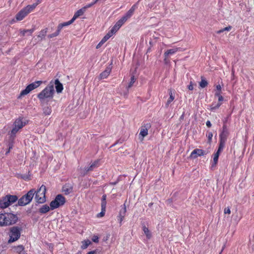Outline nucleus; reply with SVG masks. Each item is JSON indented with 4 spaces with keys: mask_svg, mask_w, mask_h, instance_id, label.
<instances>
[{
    "mask_svg": "<svg viewBox=\"0 0 254 254\" xmlns=\"http://www.w3.org/2000/svg\"><path fill=\"white\" fill-rule=\"evenodd\" d=\"M17 215L6 212L0 213V227H6L15 224L18 221Z\"/></svg>",
    "mask_w": 254,
    "mask_h": 254,
    "instance_id": "obj_1",
    "label": "nucleus"
},
{
    "mask_svg": "<svg viewBox=\"0 0 254 254\" xmlns=\"http://www.w3.org/2000/svg\"><path fill=\"white\" fill-rule=\"evenodd\" d=\"M54 93V82L52 80L50 84L38 94L37 97L40 100L43 101L45 99L52 98Z\"/></svg>",
    "mask_w": 254,
    "mask_h": 254,
    "instance_id": "obj_2",
    "label": "nucleus"
},
{
    "mask_svg": "<svg viewBox=\"0 0 254 254\" xmlns=\"http://www.w3.org/2000/svg\"><path fill=\"white\" fill-rule=\"evenodd\" d=\"M18 197L15 195L7 194L0 199V207L4 209L15 202Z\"/></svg>",
    "mask_w": 254,
    "mask_h": 254,
    "instance_id": "obj_3",
    "label": "nucleus"
},
{
    "mask_svg": "<svg viewBox=\"0 0 254 254\" xmlns=\"http://www.w3.org/2000/svg\"><path fill=\"white\" fill-rule=\"evenodd\" d=\"M35 192L36 190L35 189H31L26 194L17 200L18 205L19 206H25L29 204L31 202Z\"/></svg>",
    "mask_w": 254,
    "mask_h": 254,
    "instance_id": "obj_4",
    "label": "nucleus"
},
{
    "mask_svg": "<svg viewBox=\"0 0 254 254\" xmlns=\"http://www.w3.org/2000/svg\"><path fill=\"white\" fill-rule=\"evenodd\" d=\"M21 228L18 226H13L10 228L8 235L9 237L8 243H11L18 240L21 234Z\"/></svg>",
    "mask_w": 254,
    "mask_h": 254,
    "instance_id": "obj_5",
    "label": "nucleus"
},
{
    "mask_svg": "<svg viewBox=\"0 0 254 254\" xmlns=\"http://www.w3.org/2000/svg\"><path fill=\"white\" fill-rule=\"evenodd\" d=\"M46 187L45 185H42L40 188L36 190L35 199L36 201L38 203H44L46 202Z\"/></svg>",
    "mask_w": 254,
    "mask_h": 254,
    "instance_id": "obj_6",
    "label": "nucleus"
},
{
    "mask_svg": "<svg viewBox=\"0 0 254 254\" xmlns=\"http://www.w3.org/2000/svg\"><path fill=\"white\" fill-rule=\"evenodd\" d=\"M65 202V198L62 194H58L55 199L50 203L51 209L54 210L59 208V207L64 205Z\"/></svg>",
    "mask_w": 254,
    "mask_h": 254,
    "instance_id": "obj_7",
    "label": "nucleus"
},
{
    "mask_svg": "<svg viewBox=\"0 0 254 254\" xmlns=\"http://www.w3.org/2000/svg\"><path fill=\"white\" fill-rule=\"evenodd\" d=\"M43 83L42 81H36L28 85L25 89L22 90L18 97V98H20L21 97L25 96L33 90L39 87Z\"/></svg>",
    "mask_w": 254,
    "mask_h": 254,
    "instance_id": "obj_8",
    "label": "nucleus"
},
{
    "mask_svg": "<svg viewBox=\"0 0 254 254\" xmlns=\"http://www.w3.org/2000/svg\"><path fill=\"white\" fill-rule=\"evenodd\" d=\"M33 10L32 7L30 6V5H28L16 14L15 18L17 21H21Z\"/></svg>",
    "mask_w": 254,
    "mask_h": 254,
    "instance_id": "obj_9",
    "label": "nucleus"
},
{
    "mask_svg": "<svg viewBox=\"0 0 254 254\" xmlns=\"http://www.w3.org/2000/svg\"><path fill=\"white\" fill-rule=\"evenodd\" d=\"M150 123H146L142 125L140 128L139 136H141V141L143 140L144 137L148 135V129L151 128Z\"/></svg>",
    "mask_w": 254,
    "mask_h": 254,
    "instance_id": "obj_10",
    "label": "nucleus"
},
{
    "mask_svg": "<svg viewBox=\"0 0 254 254\" xmlns=\"http://www.w3.org/2000/svg\"><path fill=\"white\" fill-rule=\"evenodd\" d=\"M229 134V131H221L219 134V140L218 145L225 147V144L227 141Z\"/></svg>",
    "mask_w": 254,
    "mask_h": 254,
    "instance_id": "obj_11",
    "label": "nucleus"
},
{
    "mask_svg": "<svg viewBox=\"0 0 254 254\" xmlns=\"http://www.w3.org/2000/svg\"><path fill=\"white\" fill-rule=\"evenodd\" d=\"M206 154L205 151L200 149H194L191 153L190 157L191 158H196L198 156H204Z\"/></svg>",
    "mask_w": 254,
    "mask_h": 254,
    "instance_id": "obj_12",
    "label": "nucleus"
},
{
    "mask_svg": "<svg viewBox=\"0 0 254 254\" xmlns=\"http://www.w3.org/2000/svg\"><path fill=\"white\" fill-rule=\"evenodd\" d=\"M224 148V147L218 145V148L217 149V151L213 155V163L211 164L212 167H214L217 164L219 155L221 152L223 151Z\"/></svg>",
    "mask_w": 254,
    "mask_h": 254,
    "instance_id": "obj_13",
    "label": "nucleus"
},
{
    "mask_svg": "<svg viewBox=\"0 0 254 254\" xmlns=\"http://www.w3.org/2000/svg\"><path fill=\"white\" fill-rule=\"evenodd\" d=\"M100 160H96L93 162L90 166L85 168L83 171V175H85L88 172L92 171L94 168H97L99 166Z\"/></svg>",
    "mask_w": 254,
    "mask_h": 254,
    "instance_id": "obj_14",
    "label": "nucleus"
},
{
    "mask_svg": "<svg viewBox=\"0 0 254 254\" xmlns=\"http://www.w3.org/2000/svg\"><path fill=\"white\" fill-rule=\"evenodd\" d=\"M126 212H127L126 206L125 204H124L123 211L120 210V211L119 212V215L117 216V219L120 224V226H122V222L124 219Z\"/></svg>",
    "mask_w": 254,
    "mask_h": 254,
    "instance_id": "obj_15",
    "label": "nucleus"
},
{
    "mask_svg": "<svg viewBox=\"0 0 254 254\" xmlns=\"http://www.w3.org/2000/svg\"><path fill=\"white\" fill-rule=\"evenodd\" d=\"M48 31V28H45L42 29L37 35V38L39 39V41H41L44 40L47 35Z\"/></svg>",
    "mask_w": 254,
    "mask_h": 254,
    "instance_id": "obj_16",
    "label": "nucleus"
},
{
    "mask_svg": "<svg viewBox=\"0 0 254 254\" xmlns=\"http://www.w3.org/2000/svg\"><path fill=\"white\" fill-rule=\"evenodd\" d=\"M22 118H18L16 119L14 123V126L17 127L18 129H21L26 125L25 123L22 121Z\"/></svg>",
    "mask_w": 254,
    "mask_h": 254,
    "instance_id": "obj_17",
    "label": "nucleus"
},
{
    "mask_svg": "<svg viewBox=\"0 0 254 254\" xmlns=\"http://www.w3.org/2000/svg\"><path fill=\"white\" fill-rule=\"evenodd\" d=\"M53 82L54 84H55L56 91L58 93H61L64 89L63 84L60 82L58 79H56Z\"/></svg>",
    "mask_w": 254,
    "mask_h": 254,
    "instance_id": "obj_18",
    "label": "nucleus"
},
{
    "mask_svg": "<svg viewBox=\"0 0 254 254\" xmlns=\"http://www.w3.org/2000/svg\"><path fill=\"white\" fill-rule=\"evenodd\" d=\"M179 48H175L174 49H171L168 50L164 53L165 59L164 61H166L167 58L169 56V55H173L175 54L179 49Z\"/></svg>",
    "mask_w": 254,
    "mask_h": 254,
    "instance_id": "obj_19",
    "label": "nucleus"
},
{
    "mask_svg": "<svg viewBox=\"0 0 254 254\" xmlns=\"http://www.w3.org/2000/svg\"><path fill=\"white\" fill-rule=\"evenodd\" d=\"M63 190L65 194H68L72 192L73 190V187L69 184H65L63 187Z\"/></svg>",
    "mask_w": 254,
    "mask_h": 254,
    "instance_id": "obj_20",
    "label": "nucleus"
},
{
    "mask_svg": "<svg viewBox=\"0 0 254 254\" xmlns=\"http://www.w3.org/2000/svg\"><path fill=\"white\" fill-rule=\"evenodd\" d=\"M137 7L136 4H133L125 15L128 19L130 18Z\"/></svg>",
    "mask_w": 254,
    "mask_h": 254,
    "instance_id": "obj_21",
    "label": "nucleus"
},
{
    "mask_svg": "<svg viewBox=\"0 0 254 254\" xmlns=\"http://www.w3.org/2000/svg\"><path fill=\"white\" fill-rule=\"evenodd\" d=\"M51 209L50 206L47 204L43 205L39 209V212L41 214H45L48 212Z\"/></svg>",
    "mask_w": 254,
    "mask_h": 254,
    "instance_id": "obj_22",
    "label": "nucleus"
},
{
    "mask_svg": "<svg viewBox=\"0 0 254 254\" xmlns=\"http://www.w3.org/2000/svg\"><path fill=\"white\" fill-rule=\"evenodd\" d=\"M85 12V10L82 7L81 8L78 10L74 14L73 17L72 19L74 21L76 18H77L79 16L82 15L84 12Z\"/></svg>",
    "mask_w": 254,
    "mask_h": 254,
    "instance_id": "obj_23",
    "label": "nucleus"
},
{
    "mask_svg": "<svg viewBox=\"0 0 254 254\" xmlns=\"http://www.w3.org/2000/svg\"><path fill=\"white\" fill-rule=\"evenodd\" d=\"M73 22V20L71 18L69 21L67 22L59 24L57 27L59 28V31H61L64 27L68 26L72 24Z\"/></svg>",
    "mask_w": 254,
    "mask_h": 254,
    "instance_id": "obj_24",
    "label": "nucleus"
},
{
    "mask_svg": "<svg viewBox=\"0 0 254 254\" xmlns=\"http://www.w3.org/2000/svg\"><path fill=\"white\" fill-rule=\"evenodd\" d=\"M142 230L144 232V234L146 235V238L148 239H150L151 237V233L149 230L148 228L146 227L145 225L142 227Z\"/></svg>",
    "mask_w": 254,
    "mask_h": 254,
    "instance_id": "obj_25",
    "label": "nucleus"
},
{
    "mask_svg": "<svg viewBox=\"0 0 254 254\" xmlns=\"http://www.w3.org/2000/svg\"><path fill=\"white\" fill-rule=\"evenodd\" d=\"M15 251L16 253H18V254H23L24 247L23 245H19L14 247Z\"/></svg>",
    "mask_w": 254,
    "mask_h": 254,
    "instance_id": "obj_26",
    "label": "nucleus"
},
{
    "mask_svg": "<svg viewBox=\"0 0 254 254\" xmlns=\"http://www.w3.org/2000/svg\"><path fill=\"white\" fill-rule=\"evenodd\" d=\"M82 246H81V248L82 250L86 249L91 244V241L89 240H84L82 242Z\"/></svg>",
    "mask_w": 254,
    "mask_h": 254,
    "instance_id": "obj_27",
    "label": "nucleus"
},
{
    "mask_svg": "<svg viewBox=\"0 0 254 254\" xmlns=\"http://www.w3.org/2000/svg\"><path fill=\"white\" fill-rule=\"evenodd\" d=\"M110 70H105L103 72L100 73V77L101 79L106 78L110 74Z\"/></svg>",
    "mask_w": 254,
    "mask_h": 254,
    "instance_id": "obj_28",
    "label": "nucleus"
},
{
    "mask_svg": "<svg viewBox=\"0 0 254 254\" xmlns=\"http://www.w3.org/2000/svg\"><path fill=\"white\" fill-rule=\"evenodd\" d=\"M169 95L170 97L166 103V107H168L170 104L174 100V96L173 95V94L171 91L169 92Z\"/></svg>",
    "mask_w": 254,
    "mask_h": 254,
    "instance_id": "obj_29",
    "label": "nucleus"
},
{
    "mask_svg": "<svg viewBox=\"0 0 254 254\" xmlns=\"http://www.w3.org/2000/svg\"><path fill=\"white\" fill-rule=\"evenodd\" d=\"M111 36V34L108 32L101 40L98 45L100 44H103V43L106 42Z\"/></svg>",
    "mask_w": 254,
    "mask_h": 254,
    "instance_id": "obj_30",
    "label": "nucleus"
},
{
    "mask_svg": "<svg viewBox=\"0 0 254 254\" xmlns=\"http://www.w3.org/2000/svg\"><path fill=\"white\" fill-rule=\"evenodd\" d=\"M206 136L207 137L208 141L207 142L209 144H210L212 142V139L213 137V133L211 131H207L206 134Z\"/></svg>",
    "mask_w": 254,
    "mask_h": 254,
    "instance_id": "obj_31",
    "label": "nucleus"
},
{
    "mask_svg": "<svg viewBox=\"0 0 254 254\" xmlns=\"http://www.w3.org/2000/svg\"><path fill=\"white\" fill-rule=\"evenodd\" d=\"M52 113V109L51 107H46L43 109V113L45 115H50Z\"/></svg>",
    "mask_w": 254,
    "mask_h": 254,
    "instance_id": "obj_32",
    "label": "nucleus"
},
{
    "mask_svg": "<svg viewBox=\"0 0 254 254\" xmlns=\"http://www.w3.org/2000/svg\"><path fill=\"white\" fill-rule=\"evenodd\" d=\"M60 32H61V31H59V28L57 27V31L52 34H50L48 35V38L49 39H51L54 37H57L60 34Z\"/></svg>",
    "mask_w": 254,
    "mask_h": 254,
    "instance_id": "obj_33",
    "label": "nucleus"
},
{
    "mask_svg": "<svg viewBox=\"0 0 254 254\" xmlns=\"http://www.w3.org/2000/svg\"><path fill=\"white\" fill-rule=\"evenodd\" d=\"M208 85V82L203 78L201 77V80L199 83V86L201 88H205Z\"/></svg>",
    "mask_w": 254,
    "mask_h": 254,
    "instance_id": "obj_34",
    "label": "nucleus"
},
{
    "mask_svg": "<svg viewBox=\"0 0 254 254\" xmlns=\"http://www.w3.org/2000/svg\"><path fill=\"white\" fill-rule=\"evenodd\" d=\"M106 209V207L101 206V211L99 213L97 214V217L98 218L103 217L105 214Z\"/></svg>",
    "mask_w": 254,
    "mask_h": 254,
    "instance_id": "obj_35",
    "label": "nucleus"
},
{
    "mask_svg": "<svg viewBox=\"0 0 254 254\" xmlns=\"http://www.w3.org/2000/svg\"><path fill=\"white\" fill-rule=\"evenodd\" d=\"M223 100V97L222 96L218 97V101L219 102L217 104L216 106L212 108V109H218L220 107V106L222 105L221 102Z\"/></svg>",
    "mask_w": 254,
    "mask_h": 254,
    "instance_id": "obj_36",
    "label": "nucleus"
},
{
    "mask_svg": "<svg viewBox=\"0 0 254 254\" xmlns=\"http://www.w3.org/2000/svg\"><path fill=\"white\" fill-rule=\"evenodd\" d=\"M106 197H107V196L106 194H104L102 196V199H101V206L106 207V204H107Z\"/></svg>",
    "mask_w": 254,
    "mask_h": 254,
    "instance_id": "obj_37",
    "label": "nucleus"
},
{
    "mask_svg": "<svg viewBox=\"0 0 254 254\" xmlns=\"http://www.w3.org/2000/svg\"><path fill=\"white\" fill-rule=\"evenodd\" d=\"M120 28L115 24L111 29V30L109 32V33L111 34L112 36L114 33H115Z\"/></svg>",
    "mask_w": 254,
    "mask_h": 254,
    "instance_id": "obj_38",
    "label": "nucleus"
},
{
    "mask_svg": "<svg viewBox=\"0 0 254 254\" xmlns=\"http://www.w3.org/2000/svg\"><path fill=\"white\" fill-rule=\"evenodd\" d=\"M20 129H18L17 127L14 126V127L12 129L10 132L11 136H15L16 133Z\"/></svg>",
    "mask_w": 254,
    "mask_h": 254,
    "instance_id": "obj_39",
    "label": "nucleus"
},
{
    "mask_svg": "<svg viewBox=\"0 0 254 254\" xmlns=\"http://www.w3.org/2000/svg\"><path fill=\"white\" fill-rule=\"evenodd\" d=\"M98 1H96V0H94L92 2L86 5L83 8L84 9V10L86 11V10L92 6L93 5H94Z\"/></svg>",
    "mask_w": 254,
    "mask_h": 254,
    "instance_id": "obj_40",
    "label": "nucleus"
},
{
    "mask_svg": "<svg viewBox=\"0 0 254 254\" xmlns=\"http://www.w3.org/2000/svg\"><path fill=\"white\" fill-rule=\"evenodd\" d=\"M135 79L134 78V76L132 75L131 77L130 81V82H129V83L128 84V87H127L128 88H130L133 85V83L135 82Z\"/></svg>",
    "mask_w": 254,
    "mask_h": 254,
    "instance_id": "obj_41",
    "label": "nucleus"
},
{
    "mask_svg": "<svg viewBox=\"0 0 254 254\" xmlns=\"http://www.w3.org/2000/svg\"><path fill=\"white\" fill-rule=\"evenodd\" d=\"M36 0V2L33 3V4H31V5H30V6L32 7V8L33 9V10H34V9L36 8V7L39 4H40L42 0Z\"/></svg>",
    "mask_w": 254,
    "mask_h": 254,
    "instance_id": "obj_42",
    "label": "nucleus"
},
{
    "mask_svg": "<svg viewBox=\"0 0 254 254\" xmlns=\"http://www.w3.org/2000/svg\"><path fill=\"white\" fill-rule=\"evenodd\" d=\"M12 147H13L12 143H8V150H7V151L5 153L6 155L8 154L10 152V150L12 148Z\"/></svg>",
    "mask_w": 254,
    "mask_h": 254,
    "instance_id": "obj_43",
    "label": "nucleus"
},
{
    "mask_svg": "<svg viewBox=\"0 0 254 254\" xmlns=\"http://www.w3.org/2000/svg\"><path fill=\"white\" fill-rule=\"evenodd\" d=\"M119 28L124 24V23L120 20H119L115 24Z\"/></svg>",
    "mask_w": 254,
    "mask_h": 254,
    "instance_id": "obj_44",
    "label": "nucleus"
},
{
    "mask_svg": "<svg viewBox=\"0 0 254 254\" xmlns=\"http://www.w3.org/2000/svg\"><path fill=\"white\" fill-rule=\"evenodd\" d=\"M128 19V18L124 15L120 19V20L124 24Z\"/></svg>",
    "mask_w": 254,
    "mask_h": 254,
    "instance_id": "obj_45",
    "label": "nucleus"
},
{
    "mask_svg": "<svg viewBox=\"0 0 254 254\" xmlns=\"http://www.w3.org/2000/svg\"><path fill=\"white\" fill-rule=\"evenodd\" d=\"M92 241L95 243H98L99 242V238L97 236H94L92 238Z\"/></svg>",
    "mask_w": 254,
    "mask_h": 254,
    "instance_id": "obj_46",
    "label": "nucleus"
},
{
    "mask_svg": "<svg viewBox=\"0 0 254 254\" xmlns=\"http://www.w3.org/2000/svg\"><path fill=\"white\" fill-rule=\"evenodd\" d=\"M224 213H225V214L228 213V214H230L231 213V210H230V208H229V207L225 208L224 210Z\"/></svg>",
    "mask_w": 254,
    "mask_h": 254,
    "instance_id": "obj_47",
    "label": "nucleus"
},
{
    "mask_svg": "<svg viewBox=\"0 0 254 254\" xmlns=\"http://www.w3.org/2000/svg\"><path fill=\"white\" fill-rule=\"evenodd\" d=\"M222 131H229L226 124L223 125Z\"/></svg>",
    "mask_w": 254,
    "mask_h": 254,
    "instance_id": "obj_48",
    "label": "nucleus"
},
{
    "mask_svg": "<svg viewBox=\"0 0 254 254\" xmlns=\"http://www.w3.org/2000/svg\"><path fill=\"white\" fill-rule=\"evenodd\" d=\"M221 96V91H216L215 93V96L217 97L218 98Z\"/></svg>",
    "mask_w": 254,
    "mask_h": 254,
    "instance_id": "obj_49",
    "label": "nucleus"
},
{
    "mask_svg": "<svg viewBox=\"0 0 254 254\" xmlns=\"http://www.w3.org/2000/svg\"><path fill=\"white\" fill-rule=\"evenodd\" d=\"M188 89L190 90H192L193 89V84L191 81L190 82V85H188Z\"/></svg>",
    "mask_w": 254,
    "mask_h": 254,
    "instance_id": "obj_50",
    "label": "nucleus"
},
{
    "mask_svg": "<svg viewBox=\"0 0 254 254\" xmlns=\"http://www.w3.org/2000/svg\"><path fill=\"white\" fill-rule=\"evenodd\" d=\"M27 32H29L30 33V35H31L35 31V28H33L30 29H27Z\"/></svg>",
    "mask_w": 254,
    "mask_h": 254,
    "instance_id": "obj_51",
    "label": "nucleus"
},
{
    "mask_svg": "<svg viewBox=\"0 0 254 254\" xmlns=\"http://www.w3.org/2000/svg\"><path fill=\"white\" fill-rule=\"evenodd\" d=\"M232 29L231 26H228L227 27H226L225 28H223V30L225 31H229Z\"/></svg>",
    "mask_w": 254,
    "mask_h": 254,
    "instance_id": "obj_52",
    "label": "nucleus"
},
{
    "mask_svg": "<svg viewBox=\"0 0 254 254\" xmlns=\"http://www.w3.org/2000/svg\"><path fill=\"white\" fill-rule=\"evenodd\" d=\"M217 91H221V87L220 84L217 85L216 86Z\"/></svg>",
    "mask_w": 254,
    "mask_h": 254,
    "instance_id": "obj_53",
    "label": "nucleus"
},
{
    "mask_svg": "<svg viewBox=\"0 0 254 254\" xmlns=\"http://www.w3.org/2000/svg\"><path fill=\"white\" fill-rule=\"evenodd\" d=\"M206 125L208 127H210L212 126L211 122L209 121H207L206 122Z\"/></svg>",
    "mask_w": 254,
    "mask_h": 254,
    "instance_id": "obj_54",
    "label": "nucleus"
},
{
    "mask_svg": "<svg viewBox=\"0 0 254 254\" xmlns=\"http://www.w3.org/2000/svg\"><path fill=\"white\" fill-rule=\"evenodd\" d=\"M27 32V30H22L20 31V33L21 34V35L24 36H25L26 33Z\"/></svg>",
    "mask_w": 254,
    "mask_h": 254,
    "instance_id": "obj_55",
    "label": "nucleus"
},
{
    "mask_svg": "<svg viewBox=\"0 0 254 254\" xmlns=\"http://www.w3.org/2000/svg\"><path fill=\"white\" fill-rule=\"evenodd\" d=\"M97 254V252L96 250H95V251L89 252L86 254Z\"/></svg>",
    "mask_w": 254,
    "mask_h": 254,
    "instance_id": "obj_56",
    "label": "nucleus"
},
{
    "mask_svg": "<svg viewBox=\"0 0 254 254\" xmlns=\"http://www.w3.org/2000/svg\"><path fill=\"white\" fill-rule=\"evenodd\" d=\"M224 31V30H223V28L221 30H219L216 31V33L219 34H220V33L223 32Z\"/></svg>",
    "mask_w": 254,
    "mask_h": 254,
    "instance_id": "obj_57",
    "label": "nucleus"
},
{
    "mask_svg": "<svg viewBox=\"0 0 254 254\" xmlns=\"http://www.w3.org/2000/svg\"><path fill=\"white\" fill-rule=\"evenodd\" d=\"M223 249H224V248L222 249V250H221V252L220 253V254H221V253H222V251H223Z\"/></svg>",
    "mask_w": 254,
    "mask_h": 254,
    "instance_id": "obj_58",
    "label": "nucleus"
}]
</instances>
